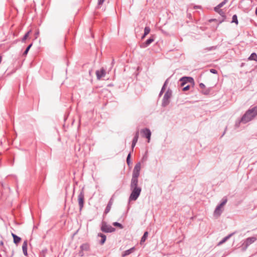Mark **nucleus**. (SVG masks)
Masks as SVG:
<instances>
[{
	"label": "nucleus",
	"mask_w": 257,
	"mask_h": 257,
	"mask_svg": "<svg viewBox=\"0 0 257 257\" xmlns=\"http://www.w3.org/2000/svg\"><path fill=\"white\" fill-rule=\"evenodd\" d=\"M226 129H227V127H226L224 132H223L222 135L221 136V137H223L224 135V134H225V131H226Z\"/></svg>",
	"instance_id": "nucleus-46"
},
{
	"label": "nucleus",
	"mask_w": 257,
	"mask_h": 257,
	"mask_svg": "<svg viewBox=\"0 0 257 257\" xmlns=\"http://www.w3.org/2000/svg\"><path fill=\"white\" fill-rule=\"evenodd\" d=\"M148 232L147 231L145 232L144 233V235H143V236L142 237L141 239L140 243L141 244L146 241L147 238L148 237Z\"/></svg>",
	"instance_id": "nucleus-23"
},
{
	"label": "nucleus",
	"mask_w": 257,
	"mask_h": 257,
	"mask_svg": "<svg viewBox=\"0 0 257 257\" xmlns=\"http://www.w3.org/2000/svg\"><path fill=\"white\" fill-rule=\"evenodd\" d=\"M38 34H39V32H37V33H36V35H38Z\"/></svg>",
	"instance_id": "nucleus-53"
},
{
	"label": "nucleus",
	"mask_w": 257,
	"mask_h": 257,
	"mask_svg": "<svg viewBox=\"0 0 257 257\" xmlns=\"http://www.w3.org/2000/svg\"><path fill=\"white\" fill-rule=\"evenodd\" d=\"M139 131H138L136 134H135V135L133 138V142H135V143H137L138 142V139H139Z\"/></svg>",
	"instance_id": "nucleus-26"
},
{
	"label": "nucleus",
	"mask_w": 257,
	"mask_h": 257,
	"mask_svg": "<svg viewBox=\"0 0 257 257\" xmlns=\"http://www.w3.org/2000/svg\"><path fill=\"white\" fill-rule=\"evenodd\" d=\"M255 13V15L257 16V7L256 8Z\"/></svg>",
	"instance_id": "nucleus-49"
},
{
	"label": "nucleus",
	"mask_w": 257,
	"mask_h": 257,
	"mask_svg": "<svg viewBox=\"0 0 257 257\" xmlns=\"http://www.w3.org/2000/svg\"><path fill=\"white\" fill-rule=\"evenodd\" d=\"M252 1L251 0H241L240 2V4L241 5L246 4L250 5Z\"/></svg>",
	"instance_id": "nucleus-31"
},
{
	"label": "nucleus",
	"mask_w": 257,
	"mask_h": 257,
	"mask_svg": "<svg viewBox=\"0 0 257 257\" xmlns=\"http://www.w3.org/2000/svg\"><path fill=\"white\" fill-rule=\"evenodd\" d=\"M104 1H105V0H98V5L99 6L102 5L103 4Z\"/></svg>",
	"instance_id": "nucleus-44"
},
{
	"label": "nucleus",
	"mask_w": 257,
	"mask_h": 257,
	"mask_svg": "<svg viewBox=\"0 0 257 257\" xmlns=\"http://www.w3.org/2000/svg\"><path fill=\"white\" fill-rule=\"evenodd\" d=\"M141 169V164L140 162H138L135 166L134 170L135 171L140 172Z\"/></svg>",
	"instance_id": "nucleus-24"
},
{
	"label": "nucleus",
	"mask_w": 257,
	"mask_h": 257,
	"mask_svg": "<svg viewBox=\"0 0 257 257\" xmlns=\"http://www.w3.org/2000/svg\"><path fill=\"white\" fill-rule=\"evenodd\" d=\"M78 201L79 206V210L81 211L84 206V193L83 189H82L78 196Z\"/></svg>",
	"instance_id": "nucleus-7"
},
{
	"label": "nucleus",
	"mask_w": 257,
	"mask_h": 257,
	"mask_svg": "<svg viewBox=\"0 0 257 257\" xmlns=\"http://www.w3.org/2000/svg\"><path fill=\"white\" fill-rule=\"evenodd\" d=\"M234 233H232L228 234L227 236L224 237L221 241H220L218 244V245H221L226 242L228 239H229L231 236L234 234Z\"/></svg>",
	"instance_id": "nucleus-15"
},
{
	"label": "nucleus",
	"mask_w": 257,
	"mask_h": 257,
	"mask_svg": "<svg viewBox=\"0 0 257 257\" xmlns=\"http://www.w3.org/2000/svg\"><path fill=\"white\" fill-rule=\"evenodd\" d=\"M227 201V199L225 197H224L222 199V202H221V204L222 205H223V206L226 203Z\"/></svg>",
	"instance_id": "nucleus-35"
},
{
	"label": "nucleus",
	"mask_w": 257,
	"mask_h": 257,
	"mask_svg": "<svg viewBox=\"0 0 257 257\" xmlns=\"http://www.w3.org/2000/svg\"><path fill=\"white\" fill-rule=\"evenodd\" d=\"M150 27H146L145 28V29H144V35L142 36V39H143L145 38V37L148 35L149 34V33L150 32Z\"/></svg>",
	"instance_id": "nucleus-21"
},
{
	"label": "nucleus",
	"mask_w": 257,
	"mask_h": 257,
	"mask_svg": "<svg viewBox=\"0 0 257 257\" xmlns=\"http://www.w3.org/2000/svg\"><path fill=\"white\" fill-rule=\"evenodd\" d=\"M167 83H168V79H167L165 81V82H164V85H163V86L162 87L163 89H165L166 87V86L167 85Z\"/></svg>",
	"instance_id": "nucleus-39"
},
{
	"label": "nucleus",
	"mask_w": 257,
	"mask_h": 257,
	"mask_svg": "<svg viewBox=\"0 0 257 257\" xmlns=\"http://www.w3.org/2000/svg\"><path fill=\"white\" fill-rule=\"evenodd\" d=\"M165 89H163V88H162L160 92V93H159V96H161L163 93H164V91H165Z\"/></svg>",
	"instance_id": "nucleus-45"
},
{
	"label": "nucleus",
	"mask_w": 257,
	"mask_h": 257,
	"mask_svg": "<svg viewBox=\"0 0 257 257\" xmlns=\"http://www.w3.org/2000/svg\"><path fill=\"white\" fill-rule=\"evenodd\" d=\"M155 41L154 36H151L146 42L141 44L140 47L142 48H145L149 46L152 43Z\"/></svg>",
	"instance_id": "nucleus-8"
},
{
	"label": "nucleus",
	"mask_w": 257,
	"mask_h": 257,
	"mask_svg": "<svg viewBox=\"0 0 257 257\" xmlns=\"http://www.w3.org/2000/svg\"><path fill=\"white\" fill-rule=\"evenodd\" d=\"M114 226L118 227L119 228L122 229L123 228V225L117 222H114L112 224Z\"/></svg>",
	"instance_id": "nucleus-32"
},
{
	"label": "nucleus",
	"mask_w": 257,
	"mask_h": 257,
	"mask_svg": "<svg viewBox=\"0 0 257 257\" xmlns=\"http://www.w3.org/2000/svg\"><path fill=\"white\" fill-rule=\"evenodd\" d=\"M105 70L103 68H102L99 71L97 70L96 71V75L97 79H100L105 75Z\"/></svg>",
	"instance_id": "nucleus-11"
},
{
	"label": "nucleus",
	"mask_w": 257,
	"mask_h": 257,
	"mask_svg": "<svg viewBox=\"0 0 257 257\" xmlns=\"http://www.w3.org/2000/svg\"><path fill=\"white\" fill-rule=\"evenodd\" d=\"M131 152H130L128 154L127 158H126V163H127V165L129 166L131 165H132V162L131 161Z\"/></svg>",
	"instance_id": "nucleus-27"
},
{
	"label": "nucleus",
	"mask_w": 257,
	"mask_h": 257,
	"mask_svg": "<svg viewBox=\"0 0 257 257\" xmlns=\"http://www.w3.org/2000/svg\"><path fill=\"white\" fill-rule=\"evenodd\" d=\"M83 250L80 249V250L78 252V254L80 256H83L84 255Z\"/></svg>",
	"instance_id": "nucleus-43"
},
{
	"label": "nucleus",
	"mask_w": 257,
	"mask_h": 257,
	"mask_svg": "<svg viewBox=\"0 0 257 257\" xmlns=\"http://www.w3.org/2000/svg\"><path fill=\"white\" fill-rule=\"evenodd\" d=\"M218 13L224 18L222 22L223 21L225 18V13L221 10Z\"/></svg>",
	"instance_id": "nucleus-33"
},
{
	"label": "nucleus",
	"mask_w": 257,
	"mask_h": 257,
	"mask_svg": "<svg viewBox=\"0 0 257 257\" xmlns=\"http://www.w3.org/2000/svg\"><path fill=\"white\" fill-rule=\"evenodd\" d=\"M195 8H199V7L196 6Z\"/></svg>",
	"instance_id": "nucleus-52"
},
{
	"label": "nucleus",
	"mask_w": 257,
	"mask_h": 257,
	"mask_svg": "<svg viewBox=\"0 0 257 257\" xmlns=\"http://www.w3.org/2000/svg\"><path fill=\"white\" fill-rule=\"evenodd\" d=\"M220 8V7H218L217 5L216 7H214V10L216 12L218 13L219 11L221 10Z\"/></svg>",
	"instance_id": "nucleus-36"
},
{
	"label": "nucleus",
	"mask_w": 257,
	"mask_h": 257,
	"mask_svg": "<svg viewBox=\"0 0 257 257\" xmlns=\"http://www.w3.org/2000/svg\"><path fill=\"white\" fill-rule=\"evenodd\" d=\"M32 45H33V44L31 43L28 46V47L26 48V50H25V51L23 53V55L25 56V55H27L30 49L31 48Z\"/></svg>",
	"instance_id": "nucleus-30"
},
{
	"label": "nucleus",
	"mask_w": 257,
	"mask_h": 257,
	"mask_svg": "<svg viewBox=\"0 0 257 257\" xmlns=\"http://www.w3.org/2000/svg\"><path fill=\"white\" fill-rule=\"evenodd\" d=\"M98 236H99L101 238V239L99 242L100 244L101 245L103 244L106 240V236L104 234H102L101 233H99L98 234Z\"/></svg>",
	"instance_id": "nucleus-18"
},
{
	"label": "nucleus",
	"mask_w": 257,
	"mask_h": 257,
	"mask_svg": "<svg viewBox=\"0 0 257 257\" xmlns=\"http://www.w3.org/2000/svg\"><path fill=\"white\" fill-rule=\"evenodd\" d=\"M135 249V247H133L127 250L124 251L121 254V257H125L134 251Z\"/></svg>",
	"instance_id": "nucleus-13"
},
{
	"label": "nucleus",
	"mask_w": 257,
	"mask_h": 257,
	"mask_svg": "<svg viewBox=\"0 0 257 257\" xmlns=\"http://www.w3.org/2000/svg\"><path fill=\"white\" fill-rule=\"evenodd\" d=\"M180 81L181 82V85L182 86H184L182 90L184 91H187L189 89L190 86V85L187 84V83H190V84H194V81L193 78L190 77H182L180 79Z\"/></svg>",
	"instance_id": "nucleus-3"
},
{
	"label": "nucleus",
	"mask_w": 257,
	"mask_h": 257,
	"mask_svg": "<svg viewBox=\"0 0 257 257\" xmlns=\"http://www.w3.org/2000/svg\"><path fill=\"white\" fill-rule=\"evenodd\" d=\"M222 212V210H221V208H220L219 207L216 206L214 212V215L215 216H220Z\"/></svg>",
	"instance_id": "nucleus-19"
},
{
	"label": "nucleus",
	"mask_w": 257,
	"mask_h": 257,
	"mask_svg": "<svg viewBox=\"0 0 257 257\" xmlns=\"http://www.w3.org/2000/svg\"><path fill=\"white\" fill-rule=\"evenodd\" d=\"M0 244H1V245H3V244H4V243H3V241H1Z\"/></svg>",
	"instance_id": "nucleus-51"
},
{
	"label": "nucleus",
	"mask_w": 257,
	"mask_h": 257,
	"mask_svg": "<svg viewBox=\"0 0 257 257\" xmlns=\"http://www.w3.org/2000/svg\"><path fill=\"white\" fill-rule=\"evenodd\" d=\"M130 188L132 192L129 197V200L135 201L139 197L142 189L138 186V183H131Z\"/></svg>",
	"instance_id": "nucleus-2"
},
{
	"label": "nucleus",
	"mask_w": 257,
	"mask_h": 257,
	"mask_svg": "<svg viewBox=\"0 0 257 257\" xmlns=\"http://www.w3.org/2000/svg\"><path fill=\"white\" fill-rule=\"evenodd\" d=\"M203 89V90H202V93L203 94L208 95L210 93V92L211 90V88H205V89Z\"/></svg>",
	"instance_id": "nucleus-28"
},
{
	"label": "nucleus",
	"mask_w": 257,
	"mask_h": 257,
	"mask_svg": "<svg viewBox=\"0 0 257 257\" xmlns=\"http://www.w3.org/2000/svg\"><path fill=\"white\" fill-rule=\"evenodd\" d=\"M172 90L170 89H168L165 93L163 100H162V106L164 107L168 105L170 103V99L172 96Z\"/></svg>",
	"instance_id": "nucleus-5"
},
{
	"label": "nucleus",
	"mask_w": 257,
	"mask_h": 257,
	"mask_svg": "<svg viewBox=\"0 0 257 257\" xmlns=\"http://www.w3.org/2000/svg\"><path fill=\"white\" fill-rule=\"evenodd\" d=\"M216 48H217L216 46H211V47H206V48H204L202 50V52L203 53H206L208 51H212V50H215L216 49Z\"/></svg>",
	"instance_id": "nucleus-20"
},
{
	"label": "nucleus",
	"mask_w": 257,
	"mask_h": 257,
	"mask_svg": "<svg viewBox=\"0 0 257 257\" xmlns=\"http://www.w3.org/2000/svg\"><path fill=\"white\" fill-rule=\"evenodd\" d=\"M256 240V238L254 236L249 237L245 239L240 246L242 251H244L246 250L249 245L253 243Z\"/></svg>",
	"instance_id": "nucleus-4"
},
{
	"label": "nucleus",
	"mask_w": 257,
	"mask_h": 257,
	"mask_svg": "<svg viewBox=\"0 0 257 257\" xmlns=\"http://www.w3.org/2000/svg\"><path fill=\"white\" fill-rule=\"evenodd\" d=\"M136 144H137L136 143L132 142V152H131V153L134 151V147H135Z\"/></svg>",
	"instance_id": "nucleus-38"
},
{
	"label": "nucleus",
	"mask_w": 257,
	"mask_h": 257,
	"mask_svg": "<svg viewBox=\"0 0 257 257\" xmlns=\"http://www.w3.org/2000/svg\"><path fill=\"white\" fill-rule=\"evenodd\" d=\"M43 252H44V253L46 252H47V249H46L45 250H43Z\"/></svg>",
	"instance_id": "nucleus-50"
},
{
	"label": "nucleus",
	"mask_w": 257,
	"mask_h": 257,
	"mask_svg": "<svg viewBox=\"0 0 257 257\" xmlns=\"http://www.w3.org/2000/svg\"><path fill=\"white\" fill-rule=\"evenodd\" d=\"M147 158H148V157H147V155H144V156L143 157L142 159V162H145V161H146L147 160Z\"/></svg>",
	"instance_id": "nucleus-42"
},
{
	"label": "nucleus",
	"mask_w": 257,
	"mask_h": 257,
	"mask_svg": "<svg viewBox=\"0 0 257 257\" xmlns=\"http://www.w3.org/2000/svg\"><path fill=\"white\" fill-rule=\"evenodd\" d=\"M143 134L144 137L148 139V142L149 143L151 139V132L149 128H146L142 129L141 131Z\"/></svg>",
	"instance_id": "nucleus-9"
},
{
	"label": "nucleus",
	"mask_w": 257,
	"mask_h": 257,
	"mask_svg": "<svg viewBox=\"0 0 257 257\" xmlns=\"http://www.w3.org/2000/svg\"><path fill=\"white\" fill-rule=\"evenodd\" d=\"M140 172L139 171H135L133 170V175H132V178L131 179V183H138V178L140 176Z\"/></svg>",
	"instance_id": "nucleus-10"
},
{
	"label": "nucleus",
	"mask_w": 257,
	"mask_h": 257,
	"mask_svg": "<svg viewBox=\"0 0 257 257\" xmlns=\"http://www.w3.org/2000/svg\"><path fill=\"white\" fill-rule=\"evenodd\" d=\"M218 207H219L220 208H221V207H223V205H222L221 204H219L217 205Z\"/></svg>",
	"instance_id": "nucleus-47"
},
{
	"label": "nucleus",
	"mask_w": 257,
	"mask_h": 257,
	"mask_svg": "<svg viewBox=\"0 0 257 257\" xmlns=\"http://www.w3.org/2000/svg\"><path fill=\"white\" fill-rule=\"evenodd\" d=\"M231 23H234L235 24L237 25L238 23L237 20V16L236 15H234L232 16Z\"/></svg>",
	"instance_id": "nucleus-29"
},
{
	"label": "nucleus",
	"mask_w": 257,
	"mask_h": 257,
	"mask_svg": "<svg viewBox=\"0 0 257 257\" xmlns=\"http://www.w3.org/2000/svg\"><path fill=\"white\" fill-rule=\"evenodd\" d=\"M2 57L1 56H0V63L2 62Z\"/></svg>",
	"instance_id": "nucleus-48"
},
{
	"label": "nucleus",
	"mask_w": 257,
	"mask_h": 257,
	"mask_svg": "<svg viewBox=\"0 0 257 257\" xmlns=\"http://www.w3.org/2000/svg\"><path fill=\"white\" fill-rule=\"evenodd\" d=\"M32 31L31 30H29L28 32H27L25 34V35L24 36V37H23V38L22 39V42H25V41L27 40V39L28 38L29 36V34L31 33Z\"/></svg>",
	"instance_id": "nucleus-25"
},
{
	"label": "nucleus",
	"mask_w": 257,
	"mask_h": 257,
	"mask_svg": "<svg viewBox=\"0 0 257 257\" xmlns=\"http://www.w3.org/2000/svg\"><path fill=\"white\" fill-rule=\"evenodd\" d=\"M249 60L257 61V55L255 53H252L251 54L250 56L248 57Z\"/></svg>",
	"instance_id": "nucleus-22"
},
{
	"label": "nucleus",
	"mask_w": 257,
	"mask_h": 257,
	"mask_svg": "<svg viewBox=\"0 0 257 257\" xmlns=\"http://www.w3.org/2000/svg\"><path fill=\"white\" fill-rule=\"evenodd\" d=\"M80 248V249L83 251H88L90 249V245L88 243H85L82 244Z\"/></svg>",
	"instance_id": "nucleus-16"
},
{
	"label": "nucleus",
	"mask_w": 257,
	"mask_h": 257,
	"mask_svg": "<svg viewBox=\"0 0 257 257\" xmlns=\"http://www.w3.org/2000/svg\"><path fill=\"white\" fill-rule=\"evenodd\" d=\"M12 236L13 237V239H14V242L15 244H17L21 240V238L19 236H17V235H16L14 233H12Z\"/></svg>",
	"instance_id": "nucleus-17"
},
{
	"label": "nucleus",
	"mask_w": 257,
	"mask_h": 257,
	"mask_svg": "<svg viewBox=\"0 0 257 257\" xmlns=\"http://www.w3.org/2000/svg\"><path fill=\"white\" fill-rule=\"evenodd\" d=\"M100 229L102 232L105 233L112 232L115 230V228L108 225L105 221H102L101 224Z\"/></svg>",
	"instance_id": "nucleus-6"
},
{
	"label": "nucleus",
	"mask_w": 257,
	"mask_h": 257,
	"mask_svg": "<svg viewBox=\"0 0 257 257\" xmlns=\"http://www.w3.org/2000/svg\"><path fill=\"white\" fill-rule=\"evenodd\" d=\"M113 196H112V197L110 199V200L105 209L104 214H106L109 212V211L111 208V206L113 204Z\"/></svg>",
	"instance_id": "nucleus-12"
},
{
	"label": "nucleus",
	"mask_w": 257,
	"mask_h": 257,
	"mask_svg": "<svg viewBox=\"0 0 257 257\" xmlns=\"http://www.w3.org/2000/svg\"><path fill=\"white\" fill-rule=\"evenodd\" d=\"M167 83H168V79H167L165 81V82H164V85H163V86L162 87L163 89H165L166 87V86L167 85Z\"/></svg>",
	"instance_id": "nucleus-40"
},
{
	"label": "nucleus",
	"mask_w": 257,
	"mask_h": 257,
	"mask_svg": "<svg viewBox=\"0 0 257 257\" xmlns=\"http://www.w3.org/2000/svg\"><path fill=\"white\" fill-rule=\"evenodd\" d=\"M228 0H224L221 3L218 5V7H222L225 4H226L228 2Z\"/></svg>",
	"instance_id": "nucleus-34"
},
{
	"label": "nucleus",
	"mask_w": 257,
	"mask_h": 257,
	"mask_svg": "<svg viewBox=\"0 0 257 257\" xmlns=\"http://www.w3.org/2000/svg\"><path fill=\"white\" fill-rule=\"evenodd\" d=\"M27 246H28L27 240H25L23 244L22 249H23L24 254L26 256H27V255H28Z\"/></svg>",
	"instance_id": "nucleus-14"
},
{
	"label": "nucleus",
	"mask_w": 257,
	"mask_h": 257,
	"mask_svg": "<svg viewBox=\"0 0 257 257\" xmlns=\"http://www.w3.org/2000/svg\"><path fill=\"white\" fill-rule=\"evenodd\" d=\"M199 87L201 89H202L205 88V85L203 83H201L199 84Z\"/></svg>",
	"instance_id": "nucleus-41"
},
{
	"label": "nucleus",
	"mask_w": 257,
	"mask_h": 257,
	"mask_svg": "<svg viewBox=\"0 0 257 257\" xmlns=\"http://www.w3.org/2000/svg\"><path fill=\"white\" fill-rule=\"evenodd\" d=\"M210 72L213 74H217V71L214 69H210Z\"/></svg>",
	"instance_id": "nucleus-37"
},
{
	"label": "nucleus",
	"mask_w": 257,
	"mask_h": 257,
	"mask_svg": "<svg viewBox=\"0 0 257 257\" xmlns=\"http://www.w3.org/2000/svg\"><path fill=\"white\" fill-rule=\"evenodd\" d=\"M257 115V106L249 108L243 115L241 121L244 123L252 120Z\"/></svg>",
	"instance_id": "nucleus-1"
}]
</instances>
